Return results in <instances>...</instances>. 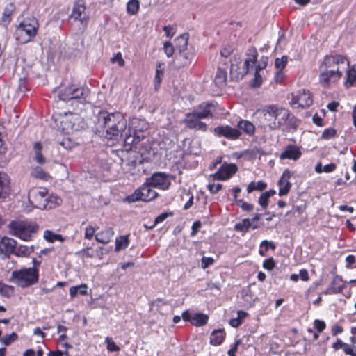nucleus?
Segmentation results:
<instances>
[{
  "label": "nucleus",
  "mask_w": 356,
  "mask_h": 356,
  "mask_svg": "<svg viewBox=\"0 0 356 356\" xmlns=\"http://www.w3.org/2000/svg\"><path fill=\"white\" fill-rule=\"evenodd\" d=\"M254 117L259 126L270 131L296 130L298 126L296 118L287 109L277 104H268L256 110Z\"/></svg>",
  "instance_id": "1"
},
{
  "label": "nucleus",
  "mask_w": 356,
  "mask_h": 356,
  "mask_svg": "<svg viewBox=\"0 0 356 356\" xmlns=\"http://www.w3.org/2000/svg\"><path fill=\"white\" fill-rule=\"evenodd\" d=\"M90 120L93 124L92 129L94 133L108 140H117L127 128V121L121 113H108L97 106L92 109Z\"/></svg>",
  "instance_id": "2"
},
{
  "label": "nucleus",
  "mask_w": 356,
  "mask_h": 356,
  "mask_svg": "<svg viewBox=\"0 0 356 356\" xmlns=\"http://www.w3.org/2000/svg\"><path fill=\"white\" fill-rule=\"evenodd\" d=\"M28 198L29 204L33 208L40 209H50L61 202L60 198H49L47 197V191L45 188L42 191L35 188L31 189L29 192Z\"/></svg>",
  "instance_id": "3"
},
{
  "label": "nucleus",
  "mask_w": 356,
  "mask_h": 356,
  "mask_svg": "<svg viewBox=\"0 0 356 356\" xmlns=\"http://www.w3.org/2000/svg\"><path fill=\"white\" fill-rule=\"evenodd\" d=\"M38 20L34 17L24 19L17 27L15 35L17 41L20 44L30 42L37 33Z\"/></svg>",
  "instance_id": "4"
},
{
  "label": "nucleus",
  "mask_w": 356,
  "mask_h": 356,
  "mask_svg": "<svg viewBox=\"0 0 356 356\" xmlns=\"http://www.w3.org/2000/svg\"><path fill=\"white\" fill-rule=\"evenodd\" d=\"M10 281L22 288L29 287L38 281V271L35 268H22L12 273Z\"/></svg>",
  "instance_id": "5"
},
{
  "label": "nucleus",
  "mask_w": 356,
  "mask_h": 356,
  "mask_svg": "<svg viewBox=\"0 0 356 356\" xmlns=\"http://www.w3.org/2000/svg\"><path fill=\"white\" fill-rule=\"evenodd\" d=\"M10 234L24 241H29L31 234L38 231V226L31 221H11L8 225Z\"/></svg>",
  "instance_id": "6"
},
{
  "label": "nucleus",
  "mask_w": 356,
  "mask_h": 356,
  "mask_svg": "<svg viewBox=\"0 0 356 356\" xmlns=\"http://www.w3.org/2000/svg\"><path fill=\"white\" fill-rule=\"evenodd\" d=\"M152 188V186L147 184L145 181L140 188L136 189L133 193L127 195L125 200L129 202L153 200L158 196V193Z\"/></svg>",
  "instance_id": "7"
},
{
  "label": "nucleus",
  "mask_w": 356,
  "mask_h": 356,
  "mask_svg": "<svg viewBox=\"0 0 356 356\" xmlns=\"http://www.w3.org/2000/svg\"><path fill=\"white\" fill-rule=\"evenodd\" d=\"M174 177L163 172L153 173L149 177L146 178V184L161 190H168L171 185V179Z\"/></svg>",
  "instance_id": "8"
},
{
  "label": "nucleus",
  "mask_w": 356,
  "mask_h": 356,
  "mask_svg": "<svg viewBox=\"0 0 356 356\" xmlns=\"http://www.w3.org/2000/svg\"><path fill=\"white\" fill-rule=\"evenodd\" d=\"M85 10L86 6L83 2L79 0L75 3L72 13L70 16V19H73L76 22V26H79V29L81 33L87 29L88 26V19H86Z\"/></svg>",
  "instance_id": "9"
},
{
  "label": "nucleus",
  "mask_w": 356,
  "mask_h": 356,
  "mask_svg": "<svg viewBox=\"0 0 356 356\" xmlns=\"http://www.w3.org/2000/svg\"><path fill=\"white\" fill-rule=\"evenodd\" d=\"M58 97L61 101L70 102L72 105H73L75 102L81 104H84L86 102V97H84V90L83 88L73 87L67 88L60 92Z\"/></svg>",
  "instance_id": "10"
},
{
  "label": "nucleus",
  "mask_w": 356,
  "mask_h": 356,
  "mask_svg": "<svg viewBox=\"0 0 356 356\" xmlns=\"http://www.w3.org/2000/svg\"><path fill=\"white\" fill-rule=\"evenodd\" d=\"M52 117L58 128L63 132L69 133L70 131L74 129V124L72 123V120L76 118V116L72 112H54Z\"/></svg>",
  "instance_id": "11"
},
{
  "label": "nucleus",
  "mask_w": 356,
  "mask_h": 356,
  "mask_svg": "<svg viewBox=\"0 0 356 356\" xmlns=\"http://www.w3.org/2000/svg\"><path fill=\"white\" fill-rule=\"evenodd\" d=\"M290 104L293 108H307L313 103L312 95L309 90L302 89L291 94Z\"/></svg>",
  "instance_id": "12"
},
{
  "label": "nucleus",
  "mask_w": 356,
  "mask_h": 356,
  "mask_svg": "<svg viewBox=\"0 0 356 356\" xmlns=\"http://www.w3.org/2000/svg\"><path fill=\"white\" fill-rule=\"evenodd\" d=\"M346 63L347 66H349V61L346 57L340 54H330L326 55L323 57V59L319 65L318 69H325L327 70H339L341 64Z\"/></svg>",
  "instance_id": "13"
},
{
  "label": "nucleus",
  "mask_w": 356,
  "mask_h": 356,
  "mask_svg": "<svg viewBox=\"0 0 356 356\" xmlns=\"http://www.w3.org/2000/svg\"><path fill=\"white\" fill-rule=\"evenodd\" d=\"M319 83L325 88H329L332 84L338 82L343 76V72L340 70H327L318 69Z\"/></svg>",
  "instance_id": "14"
},
{
  "label": "nucleus",
  "mask_w": 356,
  "mask_h": 356,
  "mask_svg": "<svg viewBox=\"0 0 356 356\" xmlns=\"http://www.w3.org/2000/svg\"><path fill=\"white\" fill-rule=\"evenodd\" d=\"M145 136L142 132H137L135 130L133 134L130 129L128 130V133L125 134L124 138V149L125 151L129 152L135 150L136 146L139 145V143L144 140Z\"/></svg>",
  "instance_id": "15"
},
{
  "label": "nucleus",
  "mask_w": 356,
  "mask_h": 356,
  "mask_svg": "<svg viewBox=\"0 0 356 356\" xmlns=\"http://www.w3.org/2000/svg\"><path fill=\"white\" fill-rule=\"evenodd\" d=\"M214 134L219 137H225L227 139L234 140L240 138V130L229 125H221L214 128Z\"/></svg>",
  "instance_id": "16"
},
{
  "label": "nucleus",
  "mask_w": 356,
  "mask_h": 356,
  "mask_svg": "<svg viewBox=\"0 0 356 356\" xmlns=\"http://www.w3.org/2000/svg\"><path fill=\"white\" fill-rule=\"evenodd\" d=\"M237 170L238 167L236 164L225 163L212 176L215 180H226L234 175Z\"/></svg>",
  "instance_id": "17"
},
{
  "label": "nucleus",
  "mask_w": 356,
  "mask_h": 356,
  "mask_svg": "<svg viewBox=\"0 0 356 356\" xmlns=\"http://www.w3.org/2000/svg\"><path fill=\"white\" fill-rule=\"evenodd\" d=\"M17 245V242L15 239L0 236V254H3L4 258H10Z\"/></svg>",
  "instance_id": "18"
},
{
  "label": "nucleus",
  "mask_w": 356,
  "mask_h": 356,
  "mask_svg": "<svg viewBox=\"0 0 356 356\" xmlns=\"http://www.w3.org/2000/svg\"><path fill=\"white\" fill-rule=\"evenodd\" d=\"M200 120V118L191 113H187L183 122L186 124V127L190 129L206 131L207 129V125Z\"/></svg>",
  "instance_id": "19"
},
{
  "label": "nucleus",
  "mask_w": 356,
  "mask_h": 356,
  "mask_svg": "<svg viewBox=\"0 0 356 356\" xmlns=\"http://www.w3.org/2000/svg\"><path fill=\"white\" fill-rule=\"evenodd\" d=\"M215 105L211 103L200 104L198 108L191 112L200 119L213 118V113L216 111Z\"/></svg>",
  "instance_id": "20"
},
{
  "label": "nucleus",
  "mask_w": 356,
  "mask_h": 356,
  "mask_svg": "<svg viewBox=\"0 0 356 356\" xmlns=\"http://www.w3.org/2000/svg\"><path fill=\"white\" fill-rule=\"evenodd\" d=\"M291 175V172L288 169L283 172L282 175L277 182V185L279 186L278 195L280 196L286 195L290 191L291 184L289 181V179Z\"/></svg>",
  "instance_id": "21"
},
{
  "label": "nucleus",
  "mask_w": 356,
  "mask_h": 356,
  "mask_svg": "<svg viewBox=\"0 0 356 356\" xmlns=\"http://www.w3.org/2000/svg\"><path fill=\"white\" fill-rule=\"evenodd\" d=\"M246 58L243 63L242 76L247 74L250 68H253L257 60L258 53L257 49L254 47H251L248 49L246 52Z\"/></svg>",
  "instance_id": "22"
},
{
  "label": "nucleus",
  "mask_w": 356,
  "mask_h": 356,
  "mask_svg": "<svg viewBox=\"0 0 356 356\" xmlns=\"http://www.w3.org/2000/svg\"><path fill=\"white\" fill-rule=\"evenodd\" d=\"M134 151L140 154L144 160L150 159L155 154L154 149L152 148L148 140L142 143L140 142Z\"/></svg>",
  "instance_id": "23"
},
{
  "label": "nucleus",
  "mask_w": 356,
  "mask_h": 356,
  "mask_svg": "<svg viewBox=\"0 0 356 356\" xmlns=\"http://www.w3.org/2000/svg\"><path fill=\"white\" fill-rule=\"evenodd\" d=\"M301 156L300 148L294 145H289L280 154L281 159L298 160Z\"/></svg>",
  "instance_id": "24"
},
{
  "label": "nucleus",
  "mask_w": 356,
  "mask_h": 356,
  "mask_svg": "<svg viewBox=\"0 0 356 356\" xmlns=\"http://www.w3.org/2000/svg\"><path fill=\"white\" fill-rule=\"evenodd\" d=\"M10 192V179L3 172H0V199L6 198Z\"/></svg>",
  "instance_id": "25"
},
{
  "label": "nucleus",
  "mask_w": 356,
  "mask_h": 356,
  "mask_svg": "<svg viewBox=\"0 0 356 356\" xmlns=\"http://www.w3.org/2000/svg\"><path fill=\"white\" fill-rule=\"evenodd\" d=\"M194 54L190 51H179V54L176 55V59L180 62V66L184 67L190 65L194 58Z\"/></svg>",
  "instance_id": "26"
},
{
  "label": "nucleus",
  "mask_w": 356,
  "mask_h": 356,
  "mask_svg": "<svg viewBox=\"0 0 356 356\" xmlns=\"http://www.w3.org/2000/svg\"><path fill=\"white\" fill-rule=\"evenodd\" d=\"M225 335L224 329L214 330L210 336V343L213 346L220 345L224 341Z\"/></svg>",
  "instance_id": "27"
},
{
  "label": "nucleus",
  "mask_w": 356,
  "mask_h": 356,
  "mask_svg": "<svg viewBox=\"0 0 356 356\" xmlns=\"http://www.w3.org/2000/svg\"><path fill=\"white\" fill-rule=\"evenodd\" d=\"M189 35L188 33H184L175 40V49L178 51H183L187 49L188 40Z\"/></svg>",
  "instance_id": "28"
},
{
  "label": "nucleus",
  "mask_w": 356,
  "mask_h": 356,
  "mask_svg": "<svg viewBox=\"0 0 356 356\" xmlns=\"http://www.w3.org/2000/svg\"><path fill=\"white\" fill-rule=\"evenodd\" d=\"M15 7L13 3L8 4L5 8L1 19V24L7 26L11 21V16L15 11Z\"/></svg>",
  "instance_id": "29"
},
{
  "label": "nucleus",
  "mask_w": 356,
  "mask_h": 356,
  "mask_svg": "<svg viewBox=\"0 0 356 356\" xmlns=\"http://www.w3.org/2000/svg\"><path fill=\"white\" fill-rule=\"evenodd\" d=\"M113 236V232L111 229L101 232L95 235V240L103 244L108 243Z\"/></svg>",
  "instance_id": "30"
},
{
  "label": "nucleus",
  "mask_w": 356,
  "mask_h": 356,
  "mask_svg": "<svg viewBox=\"0 0 356 356\" xmlns=\"http://www.w3.org/2000/svg\"><path fill=\"white\" fill-rule=\"evenodd\" d=\"M33 247L26 246L20 245L17 246L16 245V248L14 249L13 254H15L17 257H28L31 253L33 252Z\"/></svg>",
  "instance_id": "31"
},
{
  "label": "nucleus",
  "mask_w": 356,
  "mask_h": 356,
  "mask_svg": "<svg viewBox=\"0 0 356 356\" xmlns=\"http://www.w3.org/2000/svg\"><path fill=\"white\" fill-rule=\"evenodd\" d=\"M238 129L243 130L245 134L248 135H252L255 131L254 125L248 120H241L237 124Z\"/></svg>",
  "instance_id": "32"
},
{
  "label": "nucleus",
  "mask_w": 356,
  "mask_h": 356,
  "mask_svg": "<svg viewBox=\"0 0 356 356\" xmlns=\"http://www.w3.org/2000/svg\"><path fill=\"white\" fill-rule=\"evenodd\" d=\"M346 88L356 86V66H352L347 72V78L345 82Z\"/></svg>",
  "instance_id": "33"
},
{
  "label": "nucleus",
  "mask_w": 356,
  "mask_h": 356,
  "mask_svg": "<svg viewBox=\"0 0 356 356\" xmlns=\"http://www.w3.org/2000/svg\"><path fill=\"white\" fill-rule=\"evenodd\" d=\"M227 81V71L218 67L215 76V83L218 87L225 86Z\"/></svg>",
  "instance_id": "34"
},
{
  "label": "nucleus",
  "mask_w": 356,
  "mask_h": 356,
  "mask_svg": "<svg viewBox=\"0 0 356 356\" xmlns=\"http://www.w3.org/2000/svg\"><path fill=\"white\" fill-rule=\"evenodd\" d=\"M252 226L251 220L249 218H244L234 225V230L239 232L247 233Z\"/></svg>",
  "instance_id": "35"
},
{
  "label": "nucleus",
  "mask_w": 356,
  "mask_h": 356,
  "mask_svg": "<svg viewBox=\"0 0 356 356\" xmlns=\"http://www.w3.org/2000/svg\"><path fill=\"white\" fill-rule=\"evenodd\" d=\"M209 317L207 315L197 313L192 316L191 323L197 327L203 326L208 322Z\"/></svg>",
  "instance_id": "36"
},
{
  "label": "nucleus",
  "mask_w": 356,
  "mask_h": 356,
  "mask_svg": "<svg viewBox=\"0 0 356 356\" xmlns=\"http://www.w3.org/2000/svg\"><path fill=\"white\" fill-rule=\"evenodd\" d=\"M33 150L35 152L34 160L40 164L44 163L45 159L42 154V144L40 142L35 143Z\"/></svg>",
  "instance_id": "37"
},
{
  "label": "nucleus",
  "mask_w": 356,
  "mask_h": 356,
  "mask_svg": "<svg viewBox=\"0 0 356 356\" xmlns=\"http://www.w3.org/2000/svg\"><path fill=\"white\" fill-rule=\"evenodd\" d=\"M267 187V184L263 181H258L257 182L251 181L247 187V192L252 193L254 191H262Z\"/></svg>",
  "instance_id": "38"
},
{
  "label": "nucleus",
  "mask_w": 356,
  "mask_h": 356,
  "mask_svg": "<svg viewBox=\"0 0 356 356\" xmlns=\"http://www.w3.org/2000/svg\"><path fill=\"white\" fill-rule=\"evenodd\" d=\"M129 245V238L127 236H121L115 240V250L118 252L121 250L126 249Z\"/></svg>",
  "instance_id": "39"
},
{
  "label": "nucleus",
  "mask_w": 356,
  "mask_h": 356,
  "mask_svg": "<svg viewBox=\"0 0 356 356\" xmlns=\"http://www.w3.org/2000/svg\"><path fill=\"white\" fill-rule=\"evenodd\" d=\"M140 8L138 0H129L127 3V12L131 15H136Z\"/></svg>",
  "instance_id": "40"
},
{
  "label": "nucleus",
  "mask_w": 356,
  "mask_h": 356,
  "mask_svg": "<svg viewBox=\"0 0 356 356\" xmlns=\"http://www.w3.org/2000/svg\"><path fill=\"white\" fill-rule=\"evenodd\" d=\"M87 284H81L79 286H72L70 289V294L71 297H74L78 293L86 295L87 293Z\"/></svg>",
  "instance_id": "41"
},
{
  "label": "nucleus",
  "mask_w": 356,
  "mask_h": 356,
  "mask_svg": "<svg viewBox=\"0 0 356 356\" xmlns=\"http://www.w3.org/2000/svg\"><path fill=\"white\" fill-rule=\"evenodd\" d=\"M43 236L47 241L51 243H53L56 240L60 241H63L64 240L62 235L55 234L50 230L44 231Z\"/></svg>",
  "instance_id": "42"
},
{
  "label": "nucleus",
  "mask_w": 356,
  "mask_h": 356,
  "mask_svg": "<svg viewBox=\"0 0 356 356\" xmlns=\"http://www.w3.org/2000/svg\"><path fill=\"white\" fill-rule=\"evenodd\" d=\"M260 250L259 251V253L261 256H265L266 252L268 250L269 248L272 250L275 249V245L272 241H268L267 240H264L260 243Z\"/></svg>",
  "instance_id": "43"
},
{
  "label": "nucleus",
  "mask_w": 356,
  "mask_h": 356,
  "mask_svg": "<svg viewBox=\"0 0 356 356\" xmlns=\"http://www.w3.org/2000/svg\"><path fill=\"white\" fill-rule=\"evenodd\" d=\"M31 176L36 179L47 180L49 175L46 173L40 167H36L32 170Z\"/></svg>",
  "instance_id": "44"
},
{
  "label": "nucleus",
  "mask_w": 356,
  "mask_h": 356,
  "mask_svg": "<svg viewBox=\"0 0 356 356\" xmlns=\"http://www.w3.org/2000/svg\"><path fill=\"white\" fill-rule=\"evenodd\" d=\"M337 135V131L334 128L325 129L321 136L323 140H329L334 138Z\"/></svg>",
  "instance_id": "45"
},
{
  "label": "nucleus",
  "mask_w": 356,
  "mask_h": 356,
  "mask_svg": "<svg viewBox=\"0 0 356 356\" xmlns=\"http://www.w3.org/2000/svg\"><path fill=\"white\" fill-rule=\"evenodd\" d=\"M288 61V57L286 56H283L280 58H277L275 61V66L278 70H282Z\"/></svg>",
  "instance_id": "46"
},
{
  "label": "nucleus",
  "mask_w": 356,
  "mask_h": 356,
  "mask_svg": "<svg viewBox=\"0 0 356 356\" xmlns=\"http://www.w3.org/2000/svg\"><path fill=\"white\" fill-rule=\"evenodd\" d=\"M236 204L241 208V209L246 212H250L254 209V205L246 202H244L243 200H236Z\"/></svg>",
  "instance_id": "47"
},
{
  "label": "nucleus",
  "mask_w": 356,
  "mask_h": 356,
  "mask_svg": "<svg viewBox=\"0 0 356 356\" xmlns=\"http://www.w3.org/2000/svg\"><path fill=\"white\" fill-rule=\"evenodd\" d=\"M17 338V334L15 332H13L10 334L5 335L1 338V341L5 346H9L13 341H15Z\"/></svg>",
  "instance_id": "48"
},
{
  "label": "nucleus",
  "mask_w": 356,
  "mask_h": 356,
  "mask_svg": "<svg viewBox=\"0 0 356 356\" xmlns=\"http://www.w3.org/2000/svg\"><path fill=\"white\" fill-rule=\"evenodd\" d=\"M163 49L166 56L169 58L171 57L175 51H176L175 47H173L170 42H165L163 44Z\"/></svg>",
  "instance_id": "49"
},
{
  "label": "nucleus",
  "mask_w": 356,
  "mask_h": 356,
  "mask_svg": "<svg viewBox=\"0 0 356 356\" xmlns=\"http://www.w3.org/2000/svg\"><path fill=\"white\" fill-rule=\"evenodd\" d=\"M172 216V212H170V213L164 212V213H161L155 218L154 225L150 226L149 229H153L156 225L164 221L168 217Z\"/></svg>",
  "instance_id": "50"
},
{
  "label": "nucleus",
  "mask_w": 356,
  "mask_h": 356,
  "mask_svg": "<svg viewBox=\"0 0 356 356\" xmlns=\"http://www.w3.org/2000/svg\"><path fill=\"white\" fill-rule=\"evenodd\" d=\"M343 289V286H329V287L323 292L325 295L329 294H337L341 293Z\"/></svg>",
  "instance_id": "51"
},
{
  "label": "nucleus",
  "mask_w": 356,
  "mask_h": 356,
  "mask_svg": "<svg viewBox=\"0 0 356 356\" xmlns=\"http://www.w3.org/2000/svg\"><path fill=\"white\" fill-rule=\"evenodd\" d=\"M268 200L269 197L267 196V194L263 193L259 197L258 203L263 209H266L268 206Z\"/></svg>",
  "instance_id": "52"
},
{
  "label": "nucleus",
  "mask_w": 356,
  "mask_h": 356,
  "mask_svg": "<svg viewBox=\"0 0 356 356\" xmlns=\"http://www.w3.org/2000/svg\"><path fill=\"white\" fill-rule=\"evenodd\" d=\"M268 60V58L267 56H261L258 65L255 67L257 71H261L265 69L267 66Z\"/></svg>",
  "instance_id": "53"
},
{
  "label": "nucleus",
  "mask_w": 356,
  "mask_h": 356,
  "mask_svg": "<svg viewBox=\"0 0 356 356\" xmlns=\"http://www.w3.org/2000/svg\"><path fill=\"white\" fill-rule=\"evenodd\" d=\"M106 342L107 343V349L111 352H115L120 350L119 347L116 345V343L108 337L106 338Z\"/></svg>",
  "instance_id": "54"
},
{
  "label": "nucleus",
  "mask_w": 356,
  "mask_h": 356,
  "mask_svg": "<svg viewBox=\"0 0 356 356\" xmlns=\"http://www.w3.org/2000/svg\"><path fill=\"white\" fill-rule=\"evenodd\" d=\"M213 263L214 259L212 257H203L201 259V267L203 269H206Z\"/></svg>",
  "instance_id": "55"
},
{
  "label": "nucleus",
  "mask_w": 356,
  "mask_h": 356,
  "mask_svg": "<svg viewBox=\"0 0 356 356\" xmlns=\"http://www.w3.org/2000/svg\"><path fill=\"white\" fill-rule=\"evenodd\" d=\"M260 72L261 71H257L255 69L254 79L252 83V86L254 88L259 87L262 83V78Z\"/></svg>",
  "instance_id": "56"
},
{
  "label": "nucleus",
  "mask_w": 356,
  "mask_h": 356,
  "mask_svg": "<svg viewBox=\"0 0 356 356\" xmlns=\"http://www.w3.org/2000/svg\"><path fill=\"white\" fill-rule=\"evenodd\" d=\"M275 266V261L273 258L270 257L266 259L263 262V268L268 270H271Z\"/></svg>",
  "instance_id": "57"
},
{
  "label": "nucleus",
  "mask_w": 356,
  "mask_h": 356,
  "mask_svg": "<svg viewBox=\"0 0 356 356\" xmlns=\"http://www.w3.org/2000/svg\"><path fill=\"white\" fill-rule=\"evenodd\" d=\"M222 185L221 184H210L208 185V189L212 194H216L222 189Z\"/></svg>",
  "instance_id": "58"
},
{
  "label": "nucleus",
  "mask_w": 356,
  "mask_h": 356,
  "mask_svg": "<svg viewBox=\"0 0 356 356\" xmlns=\"http://www.w3.org/2000/svg\"><path fill=\"white\" fill-rule=\"evenodd\" d=\"M111 61L112 63L117 62L120 67H123L125 63L120 52H118L116 55L111 58Z\"/></svg>",
  "instance_id": "59"
},
{
  "label": "nucleus",
  "mask_w": 356,
  "mask_h": 356,
  "mask_svg": "<svg viewBox=\"0 0 356 356\" xmlns=\"http://www.w3.org/2000/svg\"><path fill=\"white\" fill-rule=\"evenodd\" d=\"M314 327L317 330L318 332H323L326 327L325 323L323 321H321L318 319H316L314 321Z\"/></svg>",
  "instance_id": "60"
},
{
  "label": "nucleus",
  "mask_w": 356,
  "mask_h": 356,
  "mask_svg": "<svg viewBox=\"0 0 356 356\" xmlns=\"http://www.w3.org/2000/svg\"><path fill=\"white\" fill-rule=\"evenodd\" d=\"M342 349L346 355H349L350 356H356V353L355 352L353 346L345 343Z\"/></svg>",
  "instance_id": "61"
},
{
  "label": "nucleus",
  "mask_w": 356,
  "mask_h": 356,
  "mask_svg": "<svg viewBox=\"0 0 356 356\" xmlns=\"http://www.w3.org/2000/svg\"><path fill=\"white\" fill-rule=\"evenodd\" d=\"M356 258L355 255L349 254L346 258V267L348 269L353 268V264L355 263Z\"/></svg>",
  "instance_id": "62"
},
{
  "label": "nucleus",
  "mask_w": 356,
  "mask_h": 356,
  "mask_svg": "<svg viewBox=\"0 0 356 356\" xmlns=\"http://www.w3.org/2000/svg\"><path fill=\"white\" fill-rule=\"evenodd\" d=\"M201 225H202V223L199 220L195 221L193 223L192 227H191L192 230H191V236H194L197 234V233L198 232V231L200 230V229L201 227Z\"/></svg>",
  "instance_id": "63"
},
{
  "label": "nucleus",
  "mask_w": 356,
  "mask_h": 356,
  "mask_svg": "<svg viewBox=\"0 0 356 356\" xmlns=\"http://www.w3.org/2000/svg\"><path fill=\"white\" fill-rule=\"evenodd\" d=\"M6 289L13 291V287L11 286H7L0 282V293L5 296H8V292Z\"/></svg>",
  "instance_id": "64"
}]
</instances>
